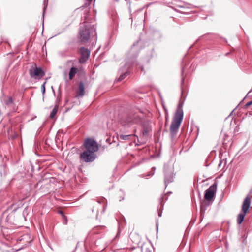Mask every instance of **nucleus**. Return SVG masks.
Returning a JSON list of instances; mask_svg holds the SVG:
<instances>
[{
    "mask_svg": "<svg viewBox=\"0 0 252 252\" xmlns=\"http://www.w3.org/2000/svg\"><path fill=\"white\" fill-rule=\"evenodd\" d=\"M141 111L138 108H134L128 113L122 115L119 119L120 124L125 127H129L133 125L141 122Z\"/></svg>",
    "mask_w": 252,
    "mask_h": 252,
    "instance_id": "obj_1",
    "label": "nucleus"
},
{
    "mask_svg": "<svg viewBox=\"0 0 252 252\" xmlns=\"http://www.w3.org/2000/svg\"><path fill=\"white\" fill-rule=\"evenodd\" d=\"M183 118V111L182 108H178L170 125V131L172 134H175L178 131Z\"/></svg>",
    "mask_w": 252,
    "mask_h": 252,
    "instance_id": "obj_2",
    "label": "nucleus"
},
{
    "mask_svg": "<svg viewBox=\"0 0 252 252\" xmlns=\"http://www.w3.org/2000/svg\"><path fill=\"white\" fill-rule=\"evenodd\" d=\"M90 37V32L89 27L85 25L81 26L78 36L79 41L82 43H86Z\"/></svg>",
    "mask_w": 252,
    "mask_h": 252,
    "instance_id": "obj_3",
    "label": "nucleus"
},
{
    "mask_svg": "<svg viewBox=\"0 0 252 252\" xmlns=\"http://www.w3.org/2000/svg\"><path fill=\"white\" fill-rule=\"evenodd\" d=\"M84 145L85 148V150L90 152L93 151L94 153H95L98 150V146L97 143L94 140L88 138L86 139L84 142Z\"/></svg>",
    "mask_w": 252,
    "mask_h": 252,
    "instance_id": "obj_4",
    "label": "nucleus"
},
{
    "mask_svg": "<svg viewBox=\"0 0 252 252\" xmlns=\"http://www.w3.org/2000/svg\"><path fill=\"white\" fill-rule=\"evenodd\" d=\"M80 159L85 162H91L93 161L95 158V154L93 151L90 152L85 150L80 156Z\"/></svg>",
    "mask_w": 252,
    "mask_h": 252,
    "instance_id": "obj_5",
    "label": "nucleus"
},
{
    "mask_svg": "<svg viewBox=\"0 0 252 252\" xmlns=\"http://www.w3.org/2000/svg\"><path fill=\"white\" fill-rule=\"evenodd\" d=\"M217 189V185L214 184L206 191L204 198L206 200H210L214 197Z\"/></svg>",
    "mask_w": 252,
    "mask_h": 252,
    "instance_id": "obj_6",
    "label": "nucleus"
},
{
    "mask_svg": "<svg viewBox=\"0 0 252 252\" xmlns=\"http://www.w3.org/2000/svg\"><path fill=\"white\" fill-rule=\"evenodd\" d=\"M80 57L79 58V62L84 63L87 61L90 56V51L88 49L81 47L80 48Z\"/></svg>",
    "mask_w": 252,
    "mask_h": 252,
    "instance_id": "obj_7",
    "label": "nucleus"
},
{
    "mask_svg": "<svg viewBox=\"0 0 252 252\" xmlns=\"http://www.w3.org/2000/svg\"><path fill=\"white\" fill-rule=\"evenodd\" d=\"M29 74L31 77L33 78L36 76L43 77L45 73L42 71L41 67H36L33 69L31 68L29 70Z\"/></svg>",
    "mask_w": 252,
    "mask_h": 252,
    "instance_id": "obj_8",
    "label": "nucleus"
},
{
    "mask_svg": "<svg viewBox=\"0 0 252 252\" xmlns=\"http://www.w3.org/2000/svg\"><path fill=\"white\" fill-rule=\"evenodd\" d=\"M174 174L172 171H165V183L168 184L173 181Z\"/></svg>",
    "mask_w": 252,
    "mask_h": 252,
    "instance_id": "obj_9",
    "label": "nucleus"
},
{
    "mask_svg": "<svg viewBox=\"0 0 252 252\" xmlns=\"http://www.w3.org/2000/svg\"><path fill=\"white\" fill-rule=\"evenodd\" d=\"M251 204V200L249 197H247L244 200L242 206V212L247 214Z\"/></svg>",
    "mask_w": 252,
    "mask_h": 252,
    "instance_id": "obj_10",
    "label": "nucleus"
},
{
    "mask_svg": "<svg viewBox=\"0 0 252 252\" xmlns=\"http://www.w3.org/2000/svg\"><path fill=\"white\" fill-rule=\"evenodd\" d=\"M138 48L134 45L131 48L127 53V56L129 58H135L138 55Z\"/></svg>",
    "mask_w": 252,
    "mask_h": 252,
    "instance_id": "obj_11",
    "label": "nucleus"
},
{
    "mask_svg": "<svg viewBox=\"0 0 252 252\" xmlns=\"http://www.w3.org/2000/svg\"><path fill=\"white\" fill-rule=\"evenodd\" d=\"M79 93L77 96H83L85 94V85L83 82H80L78 86Z\"/></svg>",
    "mask_w": 252,
    "mask_h": 252,
    "instance_id": "obj_12",
    "label": "nucleus"
},
{
    "mask_svg": "<svg viewBox=\"0 0 252 252\" xmlns=\"http://www.w3.org/2000/svg\"><path fill=\"white\" fill-rule=\"evenodd\" d=\"M119 73L120 74V75L119 78L118 79V81L119 82L122 81L129 74V72L127 70L124 71L123 68L120 69Z\"/></svg>",
    "mask_w": 252,
    "mask_h": 252,
    "instance_id": "obj_13",
    "label": "nucleus"
},
{
    "mask_svg": "<svg viewBox=\"0 0 252 252\" xmlns=\"http://www.w3.org/2000/svg\"><path fill=\"white\" fill-rule=\"evenodd\" d=\"M78 69L74 67H72L69 72V78L72 80L74 76L78 72Z\"/></svg>",
    "mask_w": 252,
    "mask_h": 252,
    "instance_id": "obj_14",
    "label": "nucleus"
},
{
    "mask_svg": "<svg viewBox=\"0 0 252 252\" xmlns=\"http://www.w3.org/2000/svg\"><path fill=\"white\" fill-rule=\"evenodd\" d=\"M246 215V214L243 212H241L238 214L237 219L238 224L240 225L242 223Z\"/></svg>",
    "mask_w": 252,
    "mask_h": 252,
    "instance_id": "obj_15",
    "label": "nucleus"
},
{
    "mask_svg": "<svg viewBox=\"0 0 252 252\" xmlns=\"http://www.w3.org/2000/svg\"><path fill=\"white\" fill-rule=\"evenodd\" d=\"M59 109V106L58 105H56L53 108V110L50 113V118L51 119H53L56 115L57 114Z\"/></svg>",
    "mask_w": 252,
    "mask_h": 252,
    "instance_id": "obj_16",
    "label": "nucleus"
},
{
    "mask_svg": "<svg viewBox=\"0 0 252 252\" xmlns=\"http://www.w3.org/2000/svg\"><path fill=\"white\" fill-rule=\"evenodd\" d=\"M131 136H132V135H131V134H129V135H123V134H121L119 136V138L121 140H128L129 139V138Z\"/></svg>",
    "mask_w": 252,
    "mask_h": 252,
    "instance_id": "obj_17",
    "label": "nucleus"
},
{
    "mask_svg": "<svg viewBox=\"0 0 252 252\" xmlns=\"http://www.w3.org/2000/svg\"><path fill=\"white\" fill-rule=\"evenodd\" d=\"M45 84H46V82H45L43 83V84L41 86V90H42V92L43 94H44L45 92Z\"/></svg>",
    "mask_w": 252,
    "mask_h": 252,
    "instance_id": "obj_18",
    "label": "nucleus"
},
{
    "mask_svg": "<svg viewBox=\"0 0 252 252\" xmlns=\"http://www.w3.org/2000/svg\"><path fill=\"white\" fill-rule=\"evenodd\" d=\"M13 103V99L11 97H9L7 100L6 104H10Z\"/></svg>",
    "mask_w": 252,
    "mask_h": 252,
    "instance_id": "obj_19",
    "label": "nucleus"
},
{
    "mask_svg": "<svg viewBox=\"0 0 252 252\" xmlns=\"http://www.w3.org/2000/svg\"><path fill=\"white\" fill-rule=\"evenodd\" d=\"M252 104V100L246 104L245 106L248 107Z\"/></svg>",
    "mask_w": 252,
    "mask_h": 252,
    "instance_id": "obj_20",
    "label": "nucleus"
},
{
    "mask_svg": "<svg viewBox=\"0 0 252 252\" xmlns=\"http://www.w3.org/2000/svg\"><path fill=\"white\" fill-rule=\"evenodd\" d=\"M129 67V65L127 63H126V64L124 65V68H127Z\"/></svg>",
    "mask_w": 252,
    "mask_h": 252,
    "instance_id": "obj_21",
    "label": "nucleus"
},
{
    "mask_svg": "<svg viewBox=\"0 0 252 252\" xmlns=\"http://www.w3.org/2000/svg\"><path fill=\"white\" fill-rule=\"evenodd\" d=\"M161 215H162V212L161 211V212H158V216L159 217H161Z\"/></svg>",
    "mask_w": 252,
    "mask_h": 252,
    "instance_id": "obj_22",
    "label": "nucleus"
},
{
    "mask_svg": "<svg viewBox=\"0 0 252 252\" xmlns=\"http://www.w3.org/2000/svg\"><path fill=\"white\" fill-rule=\"evenodd\" d=\"M222 162V160H220V163H219V167H220V165H221V164Z\"/></svg>",
    "mask_w": 252,
    "mask_h": 252,
    "instance_id": "obj_23",
    "label": "nucleus"
},
{
    "mask_svg": "<svg viewBox=\"0 0 252 252\" xmlns=\"http://www.w3.org/2000/svg\"><path fill=\"white\" fill-rule=\"evenodd\" d=\"M88 2H91L93 0H87Z\"/></svg>",
    "mask_w": 252,
    "mask_h": 252,
    "instance_id": "obj_24",
    "label": "nucleus"
},
{
    "mask_svg": "<svg viewBox=\"0 0 252 252\" xmlns=\"http://www.w3.org/2000/svg\"><path fill=\"white\" fill-rule=\"evenodd\" d=\"M71 61H68L67 62V63H71Z\"/></svg>",
    "mask_w": 252,
    "mask_h": 252,
    "instance_id": "obj_25",
    "label": "nucleus"
},
{
    "mask_svg": "<svg viewBox=\"0 0 252 252\" xmlns=\"http://www.w3.org/2000/svg\"><path fill=\"white\" fill-rule=\"evenodd\" d=\"M59 213H60V214H63V213L62 211H60V212H59Z\"/></svg>",
    "mask_w": 252,
    "mask_h": 252,
    "instance_id": "obj_26",
    "label": "nucleus"
}]
</instances>
